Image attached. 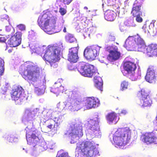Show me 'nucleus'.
I'll use <instances>...</instances> for the list:
<instances>
[{"label":"nucleus","mask_w":157,"mask_h":157,"mask_svg":"<svg viewBox=\"0 0 157 157\" xmlns=\"http://www.w3.org/2000/svg\"><path fill=\"white\" fill-rule=\"evenodd\" d=\"M57 19L56 17L52 16L49 11L46 10L38 17L37 23L41 29L49 34L59 32L62 28H63V31L66 33V28L63 25H56Z\"/></svg>","instance_id":"f257e3e1"},{"label":"nucleus","mask_w":157,"mask_h":157,"mask_svg":"<svg viewBox=\"0 0 157 157\" xmlns=\"http://www.w3.org/2000/svg\"><path fill=\"white\" fill-rule=\"evenodd\" d=\"M136 44L138 51L147 54L149 57L157 56V44H151L147 46L142 39L138 36H129L126 40L125 44L130 47Z\"/></svg>","instance_id":"f03ea898"},{"label":"nucleus","mask_w":157,"mask_h":157,"mask_svg":"<svg viewBox=\"0 0 157 157\" xmlns=\"http://www.w3.org/2000/svg\"><path fill=\"white\" fill-rule=\"evenodd\" d=\"M40 68L33 63L24 65L20 70V73L23 78L29 82L40 80Z\"/></svg>","instance_id":"7ed1b4c3"},{"label":"nucleus","mask_w":157,"mask_h":157,"mask_svg":"<svg viewBox=\"0 0 157 157\" xmlns=\"http://www.w3.org/2000/svg\"><path fill=\"white\" fill-rule=\"evenodd\" d=\"M131 137V132L128 128H119L113 135V140L115 145L123 147L130 142Z\"/></svg>","instance_id":"20e7f679"},{"label":"nucleus","mask_w":157,"mask_h":157,"mask_svg":"<svg viewBox=\"0 0 157 157\" xmlns=\"http://www.w3.org/2000/svg\"><path fill=\"white\" fill-rule=\"evenodd\" d=\"M76 149L86 157H94L98 153L95 143L93 141H86L78 143Z\"/></svg>","instance_id":"39448f33"},{"label":"nucleus","mask_w":157,"mask_h":157,"mask_svg":"<svg viewBox=\"0 0 157 157\" xmlns=\"http://www.w3.org/2000/svg\"><path fill=\"white\" fill-rule=\"evenodd\" d=\"M60 48L58 46L54 45L48 46L43 59L46 62L49 63L52 67L53 63L58 61L60 59L59 55Z\"/></svg>","instance_id":"423d86ee"},{"label":"nucleus","mask_w":157,"mask_h":157,"mask_svg":"<svg viewBox=\"0 0 157 157\" xmlns=\"http://www.w3.org/2000/svg\"><path fill=\"white\" fill-rule=\"evenodd\" d=\"M99 53L98 47L92 46L87 47L84 50L83 54L87 60L92 61L95 59Z\"/></svg>","instance_id":"0eeeda50"},{"label":"nucleus","mask_w":157,"mask_h":157,"mask_svg":"<svg viewBox=\"0 0 157 157\" xmlns=\"http://www.w3.org/2000/svg\"><path fill=\"white\" fill-rule=\"evenodd\" d=\"M24 90V89L21 86H16L12 90V93L11 94L12 99L15 101H18L20 102L24 101L26 99Z\"/></svg>","instance_id":"6e6552de"},{"label":"nucleus","mask_w":157,"mask_h":157,"mask_svg":"<svg viewBox=\"0 0 157 157\" xmlns=\"http://www.w3.org/2000/svg\"><path fill=\"white\" fill-rule=\"evenodd\" d=\"M140 139L143 143L147 145L152 144H157V135L154 131L142 134Z\"/></svg>","instance_id":"1a4fd4ad"},{"label":"nucleus","mask_w":157,"mask_h":157,"mask_svg":"<svg viewBox=\"0 0 157 157\" xmlns=\"http://www.w3.org/2000/svg\"><path fill=\"white\" fill-rule=\"evenodd\" d=\"M106 50L109 53L107 59L110 62L116 61L120 57L121 53L118 51L117 47L115 45L107 46L106 48Z\"/></svg>","instance_id":"9d476101"},{"label":"nucleus","mask_w":157,"mask_h":157,"mask_svg":"<svg viewBox=\"0 0 157 157\" xmlns=\"http://www.w3.org/2000/svg\"><path fill=\"white\" fill-rule=\"evenodd\" d=\"M79 71L85 77H91L95 72L93 65L88 63L80 64Z\"/></svg>","instance_id":"9b49d317"},{"label":"nucleus","mask_w":157,"mask_h":157,"mask_svg":"<svg viewBox=\"0 0 157 157\" xmlns=\"http://www.w3.org/2000/svg\"><path fill=\"white\" fill-rule=\"evenodd\" d=\"M123 68L124 70L127 72V76L129 77L132 80H133L135 78L134 71L136 68V64L130 61H127L124 63Z\"/></svg>","instance_id":"f8f14e48"},{"label":"nucleus","mask_w":157,"mask_h":157,"mask_svg":"<svg viewBox=\"0 0 157 157\" xmlns=\"http://www.w3.org/2000/svg\"><path fill=\"white\" fill-rule=\"evenodd\" d=\"M22 33L21 32H17L11 36L8 40V44L11 47H16L20 44L21 41Z\"/></svg>","instance_id":"ddd939ff"},{"label":"nucleus","mask_w":157,"mask_h":157,"mask_svg":"<svg viewBox=\"0 0 157 157\" xmlns=\"http://www.w3.org/2000/svg\"><path fill=\"white\" fill-rule=\"evenodd\" d=\"M62 121L61 117H55L53 119H50L48 120V125L47 127L48 128L54 131L55 133H56L58 129V127Z\"/></svg>","instance_id":"4468645a"},{"label":"nucleus","mask_w":157,"mask_h":157,"mask_svg":"<svg viewBox=\"0 0 157 157\" xmlns=\"http://www.w3.org/2000/svg\"><path fill=\"white\" fill-rule=\"evenodd\" d=\"M156 77L155 67L153 66H149L145 76V80L150 83H154L156 80Z\"/></svg>","instance_id":"2eb2a0df"},{"label":"nucleus","mask_w":157,"mask_h":157,"mask_svg":"<svg viewBox=\"0 0 157 157\" xmlns=\"http://www.w3.org/2000/svg\"><path fill=\"white\" fill-rule=\"evenodd\" d=\"M98 119L96 118V120L90 119L88 121V126L89 129L91 130L93 134L96 136L99 133V126Z\"/></svg>","instance_id":"dca6fc26"},{"label":"nucleus","mask_w":157,"mask_h":157,"mask_svg":"<svg viewBox=\"0 0 157 157\" xmlns=\"http://www.w3.org/2000/svg\"><path fill=\"white\" fill-rule=\"evenodd\" d=\"M78 47H74L69 49L67 59L70 62L75 63L78 61Z\"/></svg>","instance_id":"f3484780"},{"label":"nucleus","mask_w":157,"mask_h":157,"mask_svg":"<svg viewBox=\"0 0 157 157\" xmlns=\"http://www.w3.org/2000/svg\"><path fill=\"white\" fill-rule=\"evenodd\" d=\"M71 133L73 135L78 136H82L83 135L82 126L81 123H75L71 126Z\"/></svg>","instance_id":"a211bd4d"},{"label":"nucleus","mask_w":157,"mask_h":157,"mask_svg":"<svg viewBox=\"0 0 157 157\" xmlns=\"http://www.w3.org/2000/svg\"><path fill=\"white\" fill-rule=\"evenodd\" d=\"M99 104L100 101L96 98L93 97H89L86 99V105L89 109L97 107Z\"/></svg>","instance_id":"6ab92c4d"},{"label":"nucleus","mask_w":157,"mask_h":157,"mask_svg":"<svg viewBox=\"0 0 157 157\" xmlns=\"http://www.w3.org/2000/svg\"><path fill=\"white\" fill-rule=\"evenodd\" d=\"M67 90L66 88L61 85L59 82H56L52 87L51 88V91L56 95L65 92Z\"/></svg>","instance_id":"aec40b11"},{"label":"nucleus","mask_w":157,"mask_h":157,"mask_svg":"<svg viewBox=\"0 0 157 157\" xmlns=\"http://www.w3.org/2000/svg\"><path fill=\"white\" fill-rule=\"evenodd\" d=\"M116 17V13L113 11L108 10L105 12L104 17L105 20L108 21H113Z\"/></svg>","instance_id":"412c9836"},{"label":"nucleus","mask_w":157,"mask_h":157,"mask_svg":"<svg viewBox=\"0 0 157 157\" xmlns=\"http://www.w3.org/2000/svg\"><path fill=\"white\" fill-rule=\"evenodd\" d=\"M94 82L95 87L101 91H102L103 82L101 78L100 77L95 76L94 78Z\"/></svg>","instance_id":"4be33fe9"},{"label":"nucleus","mask_w":157,"mask_h":157,"mask_svg":"<svg viewBox=\"0 0 157 157\" xmlns=\"http://www.w3.org/2000/svg\"><path fill=\"white\" fill-rule=\"evenodd\" d=\"M141 6L136 5L133 6L131 11V14L133 17H135L136 15L139 14H142L141 11Z\"/></svg>","instance_id":"5701e85b"},{"label":"nucleus","mask_w":157,"mask_h":157,"mask_svg":"<svg viewBox=\"0 0 157 157\" xmlns=\"http://www.w3.org/2000/svg\"><path fill=\"white\" fill-rule=\"evenodd\" d=\"M140 101L142 106L144 107L150 106L152 104V101L150 96L140 99Z\"/></svg>","instance_id":"b1692460"},{"label":"nucleus","mask_w":157,"mask_h":157,"mask_svg":"<svg viewBox=\"0 0 157 157\" xmlns=\"http://www.w3.org/2000/svg\"><path fill=\"white\" fill-rule=\"evenodd\" d=\"M137 96L140 98V99H143L149 96V92L147 90L142 89L140 91L138 92Z\"/></svg>","instance_id":"393cba45"},{"label":"nucleus","mask_w":157,"mask_h":157,"mask_svg":"<svg viewBox=\"0 0 157 157\" xmlns=\"http://www.w3.org/2000/svg\"><path fill=\"white\" fill-rule=\"evenodd\" d=\"M117 117V114L114 112L108 113L106 116V119L109 123H112L114 120L116 119Z\"/></svg>","instance_id":"a878e982"},{"label":"nucleus","mask_w":157,"mask_h":157,"mask_svg":"<svg viewBox=\"0 0 157 157\" xmlns=\"http://www.w3.org/2000/svg\"><path fill=\"white\" fill-rule=\"evenodd\" d=\"M79 92L78 90L77 89H75L72 91L70 93L71 95H69L68 96L70 100H77L78 97L79 96Z\"/></svg>","instance_id":"bb28decb"},{"label":"nucleus","mask_w":157,"mask_h":157,"mask_svg":"<svg viewBox=\"0 0 157 157\" xmlns=\"http://www.w3.org/2000/svg\"><path fill=\"white\" fill-rule=\"evenodd\" d=\"M75 101L73 100H70V101H67L65 104V106L68 109L73 111H76L75 106Z\"/></svg>","instance_id":"cd10ccee"},{"label":"nucleus","mask_w":157,"mask_h":157,"mask_svg":"<svg viewBox=\"0 0 157 157\" xmlns=\"http://www.w3.org/2000/svg\"><path fill=\"white\" fill-rule=\"evenodd\" d=\"M66 39L68 42L74 44L75 47H78V44L75 39L70 34H68L66 36Z\"/></svg>","instance_id":"c85d7f7f"},{"label":"nucleus","mask_w":157,"mask_h":157,"mask_svg":"<svg viewBox=\"0 0 157 157\" xmlns=\"http://www.w3.org/2000/svg\"><path fill=\"white\" fill-rule=\"evenodd\" d=\"M129 84L128 81L126 80L123 81L121 83L120 90L122 91L126 90L128 88Z\"/></svg>","instance_id":"c756f323"},{"label":"nucleus","mask_w":157,"mask_h":157,"mask_svg":"<svg viewBox=\"0 0 157 157\" xmlns=\"http://www.w3.org/2000/svg\"><path fill=\"white\" fill-rule=\"evenodd\" d=\"M4 62L3 59L0 58V76H2L4 71Z\"/></svg>","instance_id":"7c9ffc66"},{"label":"nucleus","mask_w":157,"mask_h":157,"mask_svg":"<svg viewBox=\"0 0 157 157\" xmlns=\"http://www.w3.org/2000/svg\"><path fill=\"white\" fill-rule=\"evenodd\" d=\"M28 143L30 145H33V146H36V144L37 143V140H34L33 139L30 137L29 138H26Z\"/></svg>","instance_id":"2f4dec72"},{"label":"nucleus","mask_w":157,"mask_h":157,"mask_svg":"<svg viewBox=\"0 0 157 157\" xmlns=\"http://www.w3.org/2000/svg\"><path fill=\"white\" fill-rule=\"evenodd\" d=\"M56 157H69L67 153L59 151Z\"/></svg>","instance_id":"473e14b6"},{"label":"nucleus","mask_w":157,"mask_h":157,"mask_svg":"<svg viewBox=\"0 0 157 157\" xmlns=\"http://www.w3.org/2000/svg\"><path fill=\"white\" fill-rule=\"evenodd\" d=\"M74 101H75V109H76V111H77L79 109L81 108V102L77 100Z\"/></svg>","instance_id":"72a5a7b5"},{"label":"nucleus","mask_w":157,"mask_h":157,"mask_svg":"<svg viewBox=\"0 0 157 157\" xmlns=\"http://www.w3.org/2000/svg\"><path fill=\"white\" fill-rule=\"evenodd\" d=\"M35 91L38 95L42 94L44 92V90L43 89H40L38 87L35 88Z\"/></svg>","instance_id":"f704fd0d"},{"label":"nucleus","mask_w":157,"mask_h":157,"mask_svg":"<svg viewBox=\"0 0 157 157\" xmlns=\"http://www.w3.org/2000/svg\"><path fill=\"white\" fill-rule=\"evenodd\" d=\"M73 0H57V1L61 2L65 5L69 4Z\"/></svg>","instance_id":"c9c22d12"},{"label":"nucleus","mask_w":157,"mask_h":157,"mask_svg":"<svg viewBox=\"0 0 157 157\" xmlns=\"http://www.w3.org/2000/svg\"><path fill=\"white\" fill-rule=\"evenodd\" d=\"M17 29L19 30L22 31L25 30V25L23 24H20L17 26Z\"/></svg>","instance_id":"e433bc0d"},{"label":"nucleus","mask_w":157,"mask_h":157,"mask_svg":"<svg viewBox=\"0 0 157 157\" xmlns=\"http://www.w3.org/2000/svg\"><path fill=\"white\" fill-rule=\"evenodd\" d=\"M67 12V11L63 7H60L59 8V12L63 16L66 14Z\"/></svg>","instance_id":"4c0bfd02"},{"label":"nucleus","mask_w":157,"mask_h":157,"mask_svg":"<svg viewBox=\"0 0 157 157\" xmlns=\"http://www.w3.org/2000/svg\"><path fill=\"white\" fill-rule=\"evenodd\" d=\"M142 14H139L136 16V21L137 22L139 23H140L142 22L143 19L140 17V15H142Z\"/></svg>","instance_id":"58836bf2"},{"label":"nucleus","mask_w":157,"mask_h":157,"mask_svg":"<svg viewBox=\"0 0 157 157\" xmlns=\"http://www.w3.org/2000/svg\"><path fill=\"white\" fill-rule=\"evenodd\" d=\"M108 38L109 40L110 41H114L115 40V36H112L111 35H109L108 36Z\"/></svg>","instance_id":"ea45409f"},{"label":"nucleus","mask_w":157,"mask_h":157,"mask_svg":"<svg viewBox=\"0 0 157 157\" xmlns=\"http://www.w3.org/2000/svg\"><path fill=\"white\" fill-rule=\"evenodd\" d=\"M31 138H32V139H33L34 140H37V141L39 140L38 137L36 136V135L33 133L32 134L30 137Z\"/></svg>","instance_id":"a19ab883"},{"label":"nucleus","mask_w":157,"mask_h":157,"mask_svg":"<svg viewBox=\"0 0 157 157\" xmlns=\"http://www.w3.org/2000/svg\"><path fill=\"white\" fill-rule=\"evenodd\" d=\"M25 113L27 114V115L28 117H30V116L32 114V112H31L29 110H27L25 111Z\"/></svg>","instance_id":"79ce46f5"},{"label":"nucleus","mask_w":157,"mask_h":157,"mask_svg":"<svg viewBox=\"0 0 157 157\" xmlns=\"http://www.w3.org/2000/svg\"><path fill=\"white\" fill-rule=\"evenodd\" d=\"M6 41V39L4 37H0V42H5Z\"/></svg>","instance_id":"37998d69"},{"label":"nucleus","mask_w":157,"mask_h":157,"mask_svg":"<svg viewBox=\"0 0 157 157\" xmlns=\"http://www.w3.org/2000/svg\"><path fill=\"white\" fill-rule=\"evenodd\" d=\"M121 113L125 115L127 113V111L125 110H122Z\"/></svg>","instance_id":"c03bdc74"},{"label":"nucleus","mask_w":157,"mask_h":157,"mask_svg":"<svg viewBox=\"0 0 157 157\" xmlns=\"http://www.w3.org/2000/svg\"><path fill=\"white\" fill-rule=\"evenodd\" d=\"M146 28L147 27H146V26H143L142 27V29L144 30L145 33H146L147 32V30H146Z\"/></svg>","instance_id":"a18cd8bd"},{"label":"nucleus","mask_w":157,"mask_h":157,"mask_svg":"<svg viewBox=\"0 0 157 157\" xmlns=\"http://www.w3.org/2000/svg\"><path fill=\"white\" fill-rule=\"evenodd\" d=\"M9 29V27H6V30L7 31H8V29Z\"/></svg>","instance_id":"49530a36"},{"label":"nucleus","mask_w":157,"mask_h":157,"mask_svg":"<svg viewBox=\"0 0 157 157\" xmlns=\"http://www.w3.org/2000/svg\"><path fill=\"white\" fill-rule=\"evenodd\" d=\"M155 130L156 131H157V125H156L155 126Z\"/></svg>","instance_id":"de8ad7c7"},{"label":"nucleus","mask_w":157,"mask_h":157,"mask_svg":"<svg viewBox=\"0 0 157 157\" xmlns=\"http://www.w3.org/2000/svg\"><path fill=\"white\" fill-rule=\"evenodd\" d=\"M84 9H88L87 7H86V6L85 7H84Z\"/></svg>","instance_id":"09e8293b"},{"label":"nucleus","mask_w":157,"mask_h":157,"mask_svg":"<svg viewBox=\"0 0 157 157\" xmlns=\"http://www.w3.org/2000/svg\"><path fill=\"white\" fill-rule=\"evenodd\" d=\"M10 138H11V139L12 140H13V137H11Z\"/></svg>","instance_id":"8fccbe9b"}]
</instances>
